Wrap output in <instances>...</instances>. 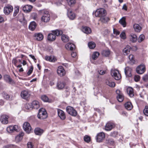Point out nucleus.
I'll return each instance as SVG.
<instances>
[{"instance_id": "38", "label": "nucleus", "mask_w": 148, "mask_h": 148, "mask_svg": "<svg viewBox=\"0 0 148 148\" xmlns=\"http://www.w3.org/2000/svg\"><path fill=\"white\" fill-rule=\"evenodd\" d=\"M102 53L103 56L107 57L110 54V51L108 50H104L102 51Z\"/></svg>"}, {"instance_id": "9", "label": "nucleus", "mask_w": 148, "mask_h": 148, "mask_svg": "<svg viewBox=\"0 0 148 148\" xmlns=\"http://www.w3.org/2000/svg\"><path fill=\"white\" fill-rule=\"evenodd\" d=\"M145 71V67L144 64H142L138 66L136 69L137 73L139 74L144 73Z\"/></svg>"}, {"instance_id": "55", "label": "nucleus", "mask_w": 148, "mask_h": 148, "mask_svg": "<svg viewBox=\"0 0 148 148\" xmlns=\"http://www.w3.org/2000/svg\"><path fill=\"white\" fill-rule=\"evenodd\" d=\"M22 139V138L18 135L16 137L15 140L16 142H19Z\"/></svg>"}, {"instance_id": "45", "label": "nucleus", "mask_w": 148, "mask_h": 148, "mask_svg": "<svg viewBox=\"0 0 148 148\" xmlns=\"http://www.w3.org/2000/svg\"><path fill=\"white\" fill-rule=\"evenodd\" d=\"M145 36L143 34L140 35L138 39V42H140L142 41H143L145 39Z\"/></svg>"}, {"instance_id": "40", "label": "nucleus", "mask_w": 148, "mask_h": 148, "mask_svg": "<svg viewBox=\"0 0 148 148\" xmlns=\"http://www.w3.org/2000/svg\"><path fill=\"white\" fill-rule=\"evenodd\" d=\"M88 45L89 48L91 49H94L96 46L95 43L92 42H89Z\"/></svg>"}, {"instance_id": "2", "label": "nucleus", "mask_w": 148, "mask_h": 148, "mask_svg": "<svg viewBox=\"0 0 148 148\" xmlns=\"http://www.w3.org/2000/svg\"><path fill=\"white\" fill-rule=\"evenodd\" d=\"M43 15L41 17V21L43 22L47 23L50 20V16L48 11L44 10L42 12Z\"/></svg>"}, {"instance_id": "20", "label": "nucleus", "mask_w": 148, "mask_h": 148, "mask_svg": "<svg viewBox=\"0 0 148 148\" xmlns=\"http://www.w3.org/2000/svg\"><path fill=\"white\" fill-rule=\"evenodd\" d=\"M68 16L69 18L71 20H73L75 17V15L72 11L70 9L68 10L67 12Z\"/></svg>"}, {"instance_id": "49", "label": "nucleus", "mask_w": 148, "mask_h": 148, "mask_svg": "<svg viewBox=\"0 0 148 148\" xmlns=\"http://www.w3.org/2000/svg\"><path fill=\"white\" fill-rule=\"evenodd\" d=\"M3 97L6 100H8L10 98L9 95L7 93L3 92Z\"/></svg>"}, {"instance_id": "31", "label": "nucleus", "mask_w": 148, "mask_h": 148, "mask_svg": "<svg viewBox=\"0 0 148 148\" xmlns=\"http://www.w3.org/2000/svg\"><path fill=\"white\" fill-rule=\"evenodd\" d=\"M82 31L87 34H90L91 32V29L87 27H83L82 29Z\"/></svg>"}, {"instance_id": "46", "label": "nucleus", "mask_w": 148, "mask_h": 148, "mask_svg": "<svg viewBox=\"0 0 148 148\" xmlns=\"http://www.w3.org/2000/svg\"><path fill=\"white\" fill-rule=\"evenodd\" d=\"M41 99L44 102H49V99L46 95H43L42 96Z\"/></svg>"}, {"instance_id": "51", "label": "nucleus", "mask_w": 148, "mask_h": 148, "mask_svg": "<svg viewBox=\"0 0 148 148\" xmlns=\"http://www.w3.org/2000/svg\"><path fill=\"white\" fill-rule=\"evenodd\" d=\"M19 21L23 25H25L27 23L26 21L25 20L23 16L22 19H20Z\"/></svg>"}, {"instance_id": "11", "label": "nucleus", "mask_w": 148, "mask_h": 148, "mask_svg": "<svg viewBox=\"0 0 148 148\" xmlns=\"http://www.w3.org/2000/svg\"><path fill=\"white\" fill-rule=\"evenodd\" d=\"M57 73L58 75L60 77L64 76L66 74L65 71L62 66H59L58 67Z\"/></svg>"}, {"instance_id": "62", "label": "nucleus", "mask_w": 148, "mask_h": 148, "mask_svg": "<svg viewBox=\"0 0 148 148\" xmlns=\"http://www.w3.org/2000/svg\"><path fill=\"white\" fill-rule=\"evenodd\" d=\"M143 80L145 81H147L148 80V76L147 75H145L143 76Z\"/></svg>"}, {"instance_id": "10", "label": "nucleus", "mask_w": 148, "mask_h": 148, "mask_svg": "<svg viewBox=\"0 0 148 148\" xmlns=\"http://www.w3.org/2000/svg\"><path fill=\"white\" fill-rule=\"evenodd\" d=\"M30 94L27 90L22 91L21 93V96L23 99L27 100L29 97Z\"/></svg>"}, {"instance_id": "18", "label": "nucleus", "mask_w": 148, "mask_h": 148, "mask_svg": "<svg viewBox=\"0 0 148 148\" xmlns=\"http://www.w3.org/2000/svg\"><path fill=\"white\" fill-rule=\"evenodd\" d=\"M130 41L133 42H136L138 38L136 35L134 34H131L129 37Z\"/></svg>"}, {"instance_id": "28", "label": "nucleus", "mask_w": 148, "mask_h": 148, "mask_svg": "<svg viewBox=\"0 0 148 148\" xmlns=\"http://www.w3.org/2000/svg\"><path fill=\"white\" fill-rule=\"evenodd\" d=\"M99 55V53L97 52H94L92 54L91 58H90L91 61L92 60H96Z\"/></svg>"}, {"instance_id": "34", "label": "nucleus", "mask_w": 148, "mask_h": 148, "mask_svg": "<svg viewBox=\"0 0 148 148\" xmlns=\"http://www.w3.org/2000/svg\"><path fill=\"white\" fill-rule=\"evenodd\" d=\"M130 47L129 46H127L124 48L123 50V53L124 55H127L130 52Z\"/></svg>"}, {"instance_id": "37", "label": "nucleus", "mask_w": 148, "mask_h": 148, "mask_svg": "<svg viewBox=\"0 0 148 148\" xmlns=\"http://www.w3.org/2000/svg\"><path fill=\"white\" fill-rule=\"evenodd\" d=\"M52 32L54 33L56 36L61 35L63 33L62 31L58 29L52 31Z\"/></svg>"}, {"instance_id": "14", "label": "nucleus", "mask_w": 148, "mask_h": 148, "mask_svg": "<svg viewBox=\"0 0 148 148\" xmlns=\"http://www.w3.org/2000/svg\"><path fill=\"white\" fill-rule=\"evenodd\" d=\"M9 116L6 115H2L0 118V121L3 124H6L8 123Z\"/></svg>"}, {"instance_id": "42", "label": "nucleus", "mask_w": 148, "mask_h": 148, "mask_svg": "<svg viewBox=\"0 0 148 148\" xmlns=\"http://www.w3.org/2000/svg\"><path fill=\"white\" fill-rule=\"evenodd\" d=\"M117 98L118 101L119 102H122L124 99L123 96L122 94L119 95L117 97Z\"/></svg>"}, {"instance_id": "24", "label": "nucleus", "mask_w": 148, "mask_h": 148, "mask_svg": "<svg viewBox=\"0 0 148 148\" xmlns=\"http://www.w3.org/2000/svg\"><path fill=\"white\" fill-rule=\"evenodd\" d=\"M45 58L46 60L51 62H54L56 60V57L53 56H46Z\"/></svg>"}, {"instance_id": "56", "label": "nucleus", "mask_w": 148, "mask_h": 148, "mask_svg": "<svg viewBox=\"0 0 148 148\" xmlns=\"http://www.w3.org/2000/svg\"><path fill=\"white\" fill-rule=\"evenodd\" d=\"M27 145L28 148H34L32 143L31 142H28Z\"/></svg>"}, {"instance_id": "32", "label": "nucleus", "mask_w": 148, "mask_h": 148, "mask_svg": "<svg viewBox=\"0 0 148 148\" xmlns=\"http://www.w3.org/2000/svg\"><path fill=\"white\" fill-rule=\"evenodd\" d=\"M125 107L127 110H130L133 108V106L132 103L130 102H127L125 104Z\"/></svg>"}, {"instance_id": "39", "label": "nucleus", "mask_w": 148, "mask_h": 148, "mask_svg": "<svg viewBox=\"0 0 148 148\" xmlns=\"http://www.w3.org/2000/svg\"><path fill=\"white\" fill-rule=\"evenodd\" d=\"M61 39L62 41L64 42H66L69 40V37L65 35H62Z\"/></svg>"}, {"instance_id": "50", "label": "nucleus", "mask_w": 148, "mask_h": 148, "mask_svg": "<svg viewBox=\"0 0 148 148\" xmlns=\"http://www.w3.org/2000/svg\"><path fill=\"white\" fill-rule=\"evenodd\" d=\"M143 113L144 114L148 116V106H146L143 110Z\"/></svg>"}, {"instance_id": "53", "label": "nucleus", "mask_w": 148, "mask_h": 148, "mask_svg": "<svg viewBox=\"0 0 148 148\" xmlns=\"http://www.w3.org/2000/svg\"><path fill=\"white\" fill-rule=\"evenodd\" d=\"M25 107L28 110L30 109L31 108H33L32 106V103H27L25 106Z\"/></svg>"}, {"instance_id": "33", "label": "nucleus", "mask_w": 148, "mask_h": 148, "mask_svg": "<svg viewBox=\"0 0 148 148\" xmlns=\"http://www.w3.org/2000/svg\"><path fill=\"white\" fill-rule=\"evenodd\" d=\"M127 92L130 97H132L134 96L133 90L131 87H129L127 89Z\"/></svg>"}, {"instance_id": "15", "label": "nucleus", "mask_w": 148, "mask_h": 148, "mask_svg": "<svg viewBox=\"0 0 148 148\" xmlns=\"http://www.w3.org/2000/svg\"><path fill=\"white\" fill-rule=\"evenodd\" d=\"M4 79L7 82L10 84H14L15 83L14 81L10 77V76L8 75H5L3 76Z\"/></svg>"}, {"instance_id": "36", "label": "nucleus", "mask_w": 148, "mask_h": 148, "mask_svg": "<svg viewBox=\"0 0 148 148\" xmlns=\"http://www.w3.org/2000/svg\"><path fill=\"white\" fill-rule=\"evenodd\" d=\"M106 83L107 85L112 87H114L115 86V84L114 82L111 81L107 80Z\"/></svg>"}, {"instance_id": "12", "label": "nucleus", "mask_w": 148, "mask_h": 148, "mask_svg": "<svg viewBox=\"0 0 148 148\" xmlns=\"http://www.w3.org/2000/svg\"><path fill=\"white\" fill-rule=\"evenodd\" d=\"M18 126L17 125H11L8 127L6 128L7 131L9 133H12L14 131H17Z\"/></svg>"}, {"instance_id": "48", "label": "nucleus", "mask_w": 148, "mask_h": 148, "mask_svg": "<svg viewBox=\"0 0 148 148\" xmlns=\"http://www.w3.org/2000/svg\"><path fill=\"white\" fill-rule=\"evenodd\" d=\"M118 135V132L115 131L112 132L110 134V136L114 137H116Z\"/></svg>"}, {"instance_id": "41", "label": "nucleus", "mask_w": 148, "mask_h": 148, "mask_svg": "<svg viewBox=\"0 0 148 148\" xmlns=\"http://www.w3.org/2000/svg\"><path fill=\"white\" fill-rule=\"evenodd\" d=\"M84 141L87 143L90 142L91 140L90 137L86 135L84 137Z\"/></svg>"}, {"instance_id": "3", "label": "nucleus", "mask_w": 148, "mask_h": 148, "mask_svg": "<svg viewBox=\"0 0 148 148\" xmlns=\"http://www.w3.org/2000/svg\"><path fill=\"white\" fill-rule=\"evenodd\" d=\"M47 116V115L45 109L43 108L40 109L38 114V118L40 119H46Z\"/></svg>"}, {"instance_id": "26", "label": "nucleus", "mask_w": 148, "mask_h": 148, "mask_svg": "<svg viewBox=\"0 0 148 148\" xmlns=\"http://www.w3.org/2000/svg\"><path fill=\"white\" fill-rule=\"evenodd\" d=\"M133 28L135 31L137 32H140L142 29V27L139 25L137 24H134L133 25Z\"/></svg>"}, {"instance_id": "58", "label": "nucleus", "mask_w": 148, "mask_h": 148, "mask_svg": "<svg viewBox=\"0 0 148 148\" xmlns=\"http://www.w3.org/2000/svg\"><path fill=\"white\" fill-rule=\"evenodd\" d=\"M33 69V66H31L29 71L27 72V74L28 75H30L32 72Z\"/></svg>"}, {"instance_id": "64", "label": "nucleus", "mask_w": 148, "mask_h": 148, "mask_svg": "<svg viewBox=\"0 0 148 148\" xmlns=\"http://www.w3.org/2000/svg\"><path fill=\"white\" fill-rule=\"evenodd\" d=\"M116 92L118 95H119L122 94V93L119 90H117L116 91Z\"/></svg>"}, {"instance_id": "25", "label": "nucleus", "mask_w": 148, "mask_h": 148, "mask_svg": "<svg viewBox=\"0 0 148 148\" xmlns=\"http://www.w3.org/2000/svg\"><path fill=\"white\" fill-rule=\"evenodd\" d=\"M56 36L53 33L48 34L47 37L48 40L50 41H53L56 39Z\"/></svg>"}, {"instance_id": "17", "label": "nucleus", "mask_w": 148, "mask_h": 148, "mask_svg": "<svg viewBox=\"0 0 148 148\" xmlns=\"http://www.w3.org/2000/svg\"><path fill=\"white\" fill-rule=\"evenodd\" d=\"M35 40L40 41L42 40L43 38V35L40 33H37L35 34L33 36Z\"/></svg>"}, {"instance_id": "29", "label": "nucleus", "mask_w": 148, "mask_h": 148, "mask_svg": "<svg viewBox=\"0 0 148 148\" xmlns=\"http://www.w3.org/2000/svg\"><path fill=\"white\" fill-rule=\"evenodd\" d=\"M36 26V23L34 21H32L30 23L29 26V29L32 31L34 30Z\"/></svg>"}, {"instance_id": "59", "label": "nucleus", "mask_w": 148, "mask_h": 148, "mask_svg": "<svg viewBox=\"0 0 148 148\" xmlns=\"http://www.w3.org/2000/svg\"><path fill=\"white\" fill-rule=\"evenodd\" d=\"M113 32L114 34H116V35H119L120 34V32L117 30L116 29H113Z\"/></svg>"}, {"instance_id": "54", "label": "nucleus", "mask_w": 148, "mask_h": 148, "mask_svg": "<svg viewBox=\"0 0 148 148\" xmlns=\"http://www.w3.org/2000/svg\"><path fill=\"white\" fill-rule=\"evenodd\" d=\"M121 38L123 39H125L126 38L125 34V32H122L120 35Z\"/></svg>"}, {"instance_id": "43", "label": "nucleus", "mask_w": 148, "mask_h": 148, "mask_svg": "<svg viewBox=\"0 0 148 148\" xmlns=\"http://www.w3.org/2000/svg\"><path fill=\"white\" fill-rule=\"evenodd\" d=\"M19 11V8L18 6H16L14 8V12L13 14V16H15L17 14Z\"/></svg>"}, {"instance_id": "8", "label": "nucleus", "mask_w": 148, "mask_h": 148, "mask_svg": "<svg viewBox=\"0 0 148 148\" xmlns=\"http://www.w3.org/2000/svg\"><path fill=\"white\" fill-rule=\"evenodd\" d=\"M23 128L24 130L28 134L30 133L32 127L30 124L28 122H25L23 125Z\"/></svg>"}, {"instance_id": "22", "label": "nucleus", "mask_w": 148, "mask_h": 148, "mask_svg": "<svg viewBox=\"0 0 148 148\" xmlns=\"http://www.w3.org/2000/svg\"><path fill=\"white\" fill-rule=\"evenodd\" d=\"M32 7L31 5H26L24 6L23 8V10L26 12H30L32 10Z\"/></svg>"}, {"instance_id": "60", "label": "nucleus", "mask_w": 148, "mask_h": 148, "mask_svg": "<svg viewBox=\"0 0 148 148\" xmlns=\"http://www.w3.org/2000/svg\"><path fill=\"white\" fill-rule=\"evenodd\" d=\"M17 62V60L16 59H14L12 60V63L15 66H16V63Z\"/></svg>"}, {"instance_id": "35", "label": "nucleus", "mask_w": 148, "mask_h": 148, "mask_svg": "<svg viewBox=\"0 0 148 148\" xmlns=\"http://www.w3.org/2000/svg\"><path fill=\"white\" fill-rule=\"evenodd\" d=\"M119 23L121 24L124 27L126 26V23L125 21V17H123L119 21Z\"/></svg>"}, {"instance_id": "7", "label": "nucleus", "mask_w": 148, "mask_h": 148, "mask_svg": "<svg viewBox=\"0 0 148 148\" xmlns=\"http://www.w3.org/2000/svg\"><path fill=\"white\" fill-rule=\"evenodd\" d=\"M95 15L96 16L102 17L105 16L106 15V10L103 8H100L96 11Z\"/></svg>"}, {"instance_id": "21", "label": "nucleus", "mask_w": 148, "mask_h": 148, "mask_svg": "<svg viewBox=\"0 0 148 148\" xmlns=\"http://www.w3.org/2000/svg\"><path fill=\"white\" fill-rule=\"evenodd\" d=\"M65 47L68 50H72L75 49V47L73 44L69 43L66 44Z\"/></svg>"}, {"instance_id": "4", "label": "nucleus", "mask_w": 148, "mask_h": 148, "mask_svg": "<svg viewBox=\"0 0 148 148\" xmlns=\"http://www.w3.org/2000/svg\"><path fill=\"white\" fill-rule=\"evenodd\" d=\"M111 74L112 76L116 80H119L121 78V74L119 71L114 69H112L111 71Z\"/></svg>"}, {"instance_id": "30", "label": "nucleus", "mask_w": 148, "mask_h": 148, "mask_svg": "<svg viewBox=\"0 0 148 148\" xmlns=\"http://www.w3.org/2000/svg\"><path fill=\"white\" fill-rule=\"evenodd\" d=\"M34 132L36 135H40L43 132V130L40 128L37 127L34 130Z\"/></svg>"}, {"instance_id": "63", "label": "nucleus", "mask_w": 148, "mask_h": 148, "mask_svg": "<svg viewBox=\"0 0 148 148\" xmlns=\"http://www.w3.org/2000/svg\"><path fill=\"white\" fill-rule=\"evenodd\" d=\"M71 55L72 57H75L77 56V53L76 52H73L71 53Z\"/></svg>"}, {"instance_id": "19", "label": "nucleus", "mask_w": 148, "mask_h": 148, "mask_svg": "<svg viewBox=\"0 0 148 148\" xmlns=\"http://www.w3.org/2000/svg\"><path fill=\"white\" fill-rule=\"evenodd\" d=\"M58 113L59 116L62 120L66 118V116L64 112L62 110L58 109Z\"/></svg>"}, {"instance_id": "13", "label": "nucleus", "mask_w": 148, "mask_h": 148, "mask_svg": "<svg viewBox=\"0 0 148 148\" xmlns=\"http://www.w3.org/2000/svg\"><path fill=\"white\" fill-rule=\"evenodd\" d=\"M115 127L114 124L111 122H108L106 124L105 130L107 131H110Z\"/></svg>"}, {"instance_id": "16", "label": "nucleus", "mask_w": 148, "mask_h": 148, "mask_svg": "<svg viewBox=\"0 0 148 148\" xmlns=\"http://www.w3.org/2000/svg\"><path fill=\"white\" fill-rule=\"evenodd\" d=\"M13 8L11 5H8L4 8V12L5 14H8L9 13L12 11Z\"/></svg>"}, {"instance_id": "1", "label": "nucleus", "mask_w": 148, "mask_h": 148, "mask_svg": "<svg viewBox=\"0 0 148 148\" xmlns=\"http://www.w3.org/2000/svg\"><path fill=\"white\" fill-rule=\"evenodd\" d=\"M69 80V79L66 78L65 79L61 80L58 81L56 84V87L59 90H61L63 89L66 83Z\"/></svg>"}, {"instance_id": "44", "label": "nucleus", "mask_w": 148, "mask_h": 148, "mask_svg": "<svg viewBox=\"0 0 148 148\" xmlns=\"http://www.w3.org/2000/svg\"><path fill=\"white\" fill-rule=\"evenodd\" d=\"M101 20L102 22L105 23L109 20V18L108 17L103 16L101 17Z\"/></svg>"}, {"instance_id": "47", "label": "nucleus", "mask_w": 148, "mask_h": 148, "mask_svg": "<svg viewBox=\"0 0 148 148\" xmlns=\"http://www.w3.org/2000/svg\"><path fill=\"white\" fill-rule=\"evenodd\" d=\"M129 58L132 63L134 64V63L135 61L133 55H130L129 56Z\"/></svg>"}, {"instance_id": "23", "label": "nucleus", "mask_w": 148, "mask_h": 148, "mask_svg": "<svg viewBox=\"0 0 148 148\" xmlns=\"http://www.w3.org/2000/svg\"><path fill=\"white\" fill-rule=\"evenodd\" d=\"M32 106L33 108L38 109L40 107L39 103L38 101H33L32 103Z\"/></svg>"}, {"instance_id": "5", "label": "nucleus", "mask_w": 148, "mask_h": 148, "mask_svg": "<svg viewBox=\"0 0 148 148\" xmlns=\"http://www.w3.org/2000/svg\"><path fill=\"white\" fill-rule=\"evenodd\" d=\"M105 135L103 132H101L98 133L96 136V141L98 143H101L103 142L105 138Z\"/></svg>"}, {"instance_id": "6", "label": "nucleus", "mask_w": 148, "mask_h": 148, "mask_svg": "<svg viewBox=\"0 0 148 148\" xmlns=\"http://www.w3.org/2000/svg\"><path fill=\"white\" fill-rule=\"evenodd\" d=\"M66 109L67 113L71 116H75L77 115V112L73 107L68 106L66 107Z\"/></svg>"}, {"instance_id": "61", "label": "nucleus", "mask_w": 148, "mask_h": 148, "mask_svg": "<svg viewBox=\"0 0 148 148\" xmlns=\"http://www.w3.org/2000/svg\"><path fill=\"white\" fill-rule=\"evenodd\" d=\"M32 16L34 19H36L37 18V14L36 13H34L32 15Z\"/></svg>"}, {"instance_id": "52", "label": "nucleus", "mask_w": 148, "mask_h": 148, "mask_svg": "<svg viewBox=\"0 0 148 148\" xmlns=\"http://www.w3.org/2000/svg\"><path fill=\"white\" fill-rule=\"evenodd\" d=\"M68 3L70 6L72 5L75 3V0H67Z\"/></svg>"}, {"instance_id": "57", "label": "nucleus", "mask_w": 148, "mask_h": 148, "mask_svg": "<svg viewBox=\"0 0 148 148\" xmlns=\"http://www.w3.org/2000/svg\"><path fill=\"white\" fill-rule=\"evenodd\" d=\"M134 80L136 82H138L140 79V76L138 75H135L134 76Z\"/></svg>"}, {"instance_id": "27", "label": "nucleus", "mask_w": 148, "mask_h": 148, "mask_svg": "<svg viewBox=\"0 0 148 148\" xmlns=\"http://www.w3.org/2000/svg\"><path fill=\"white\" fill-rule=\"evenodd\" d=\"M131 72V69L128 67H126L125 69V73L126 76L131 77L132 75Z\"/></svg>"}]
</instances>
